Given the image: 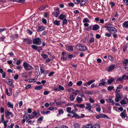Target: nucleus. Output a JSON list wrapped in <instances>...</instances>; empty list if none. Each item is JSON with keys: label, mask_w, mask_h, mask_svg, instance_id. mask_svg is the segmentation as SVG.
I'll list each match as a JSON object with an SVG mask.
<instances>
[{"label": "nucleus", "mask_w": 128, "mask_h": 128, "mask_svg": "<svg viewBox=\"0 0 128 128\" xmlns=\"http://www.w3.org/2000/svg\"><path fill=\"white\" fill-rule=\"evenodd\" d=\"M45 8V7L44 6H42L39 8V10L40 11L42 10H44Z\"/></svg>", "instance_id": "obj_61"}, {"label": "nucleus", "mask_w": 128, "mask_h": 128, "mask_svg": "<svg viewBox=\"0 0 128 128\" xmlns=\"http://www.w3.org/2000/svg\"><path fill=\"white\" fill-rule=\"evenodd\" d=\"M81 46L82 45L80 44H78L76 46L75 48L76 49H77L79 50L80 51L81 48Z\"/></svg>", "instance_id": "obj_17"}, {"label": "nucleus", "mask_w": 128, "mask_h": 128, "mask_svg": "<svg viewBox=\"0 0 128 128\" xmlns=\"http://www.w3.org/2000/svg\"><path fill=\"white\" fill-rule=\"evenodd\" d=\"M95 80H91L87 82V84L89 86L92 83L95 82Z\"/></svg>", "instance_id": "obj_32"}, {"label": "nucleus", "mask_w": 128, "mask_h": 128, "mask_svg": "<svg viewBox=\"0 0 128 128\" xmlns=\"http://www.w3.org/2000/svg\"><path fill=\"white\" fill-rule=\"evenodd\" d=\"M123 64H128V60L126 59L124 60L122 62Z\"/></svg>", "instance_id": "obj_29"}, {"label": "nucleus", "mask_w": 128, "mask_h": 128, "mask_svg": "<svg viewBox=\"0 0 128 128\" xmlns=\"http://www.w3.org/2000/svg\"><path fill=\"white\" fill-rule=\"evenodd\" d=\"M43 68L42 67L40 68V72L41 74L44 73V70L42 69Z\"/></svg>", "instance_id": "obj_55"}, {"label": "nucleus", "mask_w": 128, "mask_h": 128, "mask_svg": "<svg viewBox=\"0 0 128 128\" xmlns=\"http://www.w3.org/2000/svg\"><path fill=\"white\" fill-rule=\"evenodd\" d=\"M124 77H125V76H122V77H120V78H118L117 79V80L119 81H122L123 80V79H124Z\"/></svg>", "instance_id": "obj_39"}, {"label": "nucleus", "mask_w": 128, "mask_h": 128, "mask_svg": "<svg viewBox=\"0 0 128 128\" xmlns=\"http://www.w3.org/2000/svg\"><path fill=\"white\" fill-rule=\"evenodd\" d=\"M114 88V86H110L108 87L107 89L109 91H110L112 90H113Z\"/></svg>", "instance_id": "obj_31"}, {"label": "nucleus", "mask_w": 128, "mask_h": 128, "mask_svg": "<svg viewBox=\"0 0 128 128\" xmlns=\"http://www.w3.org/2000/svg\"><path fill=\"white\" fill-rule=\"evenodd\" d=\"M45 29V28L44 26H42L39 28V30L38 31L40 32L44 30Z\"/></svg>", "instance_id": "obj_37"}, {"label": "nucleus", "mask_w": 128, "mask_h": 128, "mask_svg": "<svg viewBox=\"0 0 128 128\" xmlns=\"http://www.w3.org/2000/svg\"><path fill=\"white\" fill-rule=\"evenodd\" d=\"M50 92L49 91H44V95L48 94H49Z\"/></svg>", "instance_id": "obj_58"}, {"label": "nucleus", "mask_w": 128, "mask_h": 128, "mask_svg": "<svg viewBox=\"0 0 128 128\" xmlns=\"http://www.w3.org/2000/svg\"><path fill=\"white\" fill-rule=\"evenodd\" d=\"M54 74V72H50L48 76H51L53 75Z\"/></svg>", "instance_id": "obj_53"}, {"label": "nucleus", "mask_w": 128, "mask_h": 128, "mask_svg": "<svg viewBox=\"0 0 128 128\" xmlns=\"http://www.w3.org/2000/svg\"><path fill=\"white\" fill-rule=\"evenodd\" d=\"M100 26L98 24H95L93 26L92 30H96L100 28Z\"/></svg>", "instance_id": "obj_8"}, {"label": "nucleus", "mask_w": 128, "mask_h": 128, "mask_svg": "<svg viewBox=\"0 0 128 128\" xmlns=\"http://www.w3.org/2000/svg\"><path fill=\"white\" fill-rule=\"evenodd\" d=\"M120 116H121L122 118H124L126 117L125 114L121 112L120 114Z\"/></svg>", "instance_id": "obj_43"}, {"label": "nucleus", "mask_w": 128, "mask_h": 128, "mask_svg": "<svg viewBox=\"0 0 128 128\" xmlns=\"http://www.w3.org/2000/svg\"><path fill=\"white\" fill-rule=\"evenodd\" d=\"M68 5L70 6L73 7L74 6V4L72 2H70L68 4Z\"/></svg>", "instance_id": "obj_56"}, {"label": "nucleus", "mask_w": 128, "mask_h": 128, "mask_svg": "<svg viewBox=\"0 0 128 128\" xmlns=\"http://www.w3.org/2000/svg\"><path fill=\"white\" fill-rule=\"evenodd\" d=\"M50 113V111H47L46 112L42 111L41 112V113L45 115L48 114H49Z\"/></svg>", "instance_id": "obj_28"}, {"label": "nucleus", "mask_w": 128, "mask_h": 128, "mask_svg": "<svg viewBox=\"0 0 128 128\" xmlns=\"http://www.w3.org/2000/svg\"><path fill=\"white\" fill-rule=\"evenodd\" d=\"M123 2L126 5H128V0H123Z\"/></svg>", "instance_id": "obj_64"}, {"label": "nucleus", "mask_w": 128, "mask_h": 128, "mask_svg": "<svg viewBox=\"0 0 128 128\" xmlns=\"http://www.w3.org/2000/svg\"><path fill=\"white\" fill-rule=\"evenodd\" d=\"M117 93L116 94V98L115 99V101L116 102H118L120 100L123 98V96L122 94Z\"/></svg>", "instance_id": "obj_3"}, {"label": "nucleus", "mask_w": 128, "mask_h": 128, "mask_svg": "<svg viewBox=\"0 0 128 128\" xmlns=\"http://www.w3.org/2000/svg\"><path fill=\"white\" fill-rule=\"evenodd\" d=\"M68 49L71 51H72L73 50V48L72 46H69L68 47Z\"/></svg>", "instance_id": "obj_60"}, {"label": "nucleus", "mask_w": 128, "mask_h": 128, "mask_svg": "<svg viewBox=\"0 0 128 128\" xmlns=\"http://www.w3.org/2000/svg\"><path fill=\"white\" fill-rule=\"evenodd\" d=\"M23 66L26 70H30L33 69V68L32 66L28 63L24 62Z\"/></svg>", "instance_id": "obj_1"}, {"label": "nucleus", "mask_w": 128, "mask_h": 128, "mask_svg": "<svg viewBox=\"0 0 128 128\" xmlns=\"http://www.w3.org/2000/svg\"><path fill=\"white\" fill-rule=\"evenodd\" d=\"M38 78V77H37L36 78H34L32 79H30L28 80L29 82H35L36 81V79Z\"/></svg>", "instance_id": "obj_25"}, {"label": "nucleus", "mask_w": 128, "mask_h": 128, "mask_svg": "<svg viewBox=\"0 0 128 128\" xmlns=\"http://www.w3.org/2000/svg\"><path fill=\"white\" fill-rule=\"evenodd\" d=\"M114 80V78H111L108 81V84H111L112 83V82Z\"/></svg>", "instance_id": "obj_34"}, {"label": "nucleus", "mask_w": 128, "mask_h": 128, "mask_svg": "<svg viewBox=\"0 0 128 128\" xmlns=\"http://www.w3.org/2000/svg\"><path fill=\"white\" fill-rule=\"evenodd\" d=\"M31 85L30 84H28L25 87V89L27 90L30 88L31 87Z\"/></svg>", "instance_id": "obj_51"}, {"label": "nucleus", "mask_w": 128, "mask_h": 128, "mask_svg": "<svg viewBox=\"0 0 128 128\" xmlns=\"http://www.w3.org/2000/svg\"><path fill=\"white\" fill-rule=\"evenodd\" d=\"M123 66H124L126 70H128V64H123Z\"/></svg>", "instance_id": "obj_44"}, {"label": "nucleus", "mask_w": 128, "mask_h": 128, "mask_svg": "<svg viewBox=\"0 0 128 128\" xmlns=\"http://www.w3.org/2000/svg\"><path fill=\"white\" fill-rule=\"evenodd\" d=\"M74 128H80L79 125L77 123H75L74 124Z\"/></svg>", "instance_id": "obj_33"}, {"label": "nucleus", "mask_w": 128, "mask_h": 128, "mask_svg": "<svg viewBox=\"0 0 128 128\" xmlns=\"http://www.w3.org/2000/svg\"><path fill=\"white\" fill-rule=\"evenodd\" d=\"M67 23V20L66 18H64L63 21V24H66Z\"/></svg>", "instance_id": "obj_50"}, {"label": "nucleus", "mask_w": 128, "mask_h": 128, "mask_svg": "<svg viewBox=\"0 0 128 128\" xmlns=\"http://www.w3.org/2000/svg\"><path fill=\"white\" fill-rule=\"evenodd\" d=\"M82 84V82L81 81H78L76 83V84L78 86H80Z\"/></svg>", "instance_id": "obj_46"}, {"label": "nucleus", "mask_w": 128, "mask_h": 128, "mask_svg": "<svg viewBox=\"0 0 128 128\" xmlns=\"http://www.w3.org/2000/svg\"><path fill=\"white\" fill-rule=\"evenodd\" d=\"M7 106L9 108H13V105L10 102H9L7 103Z\"/></svg>", "instance_id": "obj_19"}, {"label": "nucleus", "mask_w": 128, "mask_h": 128, "mask_svg": "<svg viewBox=\"0 0 128 128\" xmlns=\"http://www.w3.org/2000/svg\"><path fill=\"white\" fill-rule=\"evenodd\" d=\"M80 51H85L87 49V48L86 46H82V45Z\"/></svg>", "instance_id": "obj_22"}, {"label": "nucleus", "mask_w": 128, "mask_h": 128, "mask_svg": "<svg viewBox=\"0 0 128 128\" xmlns=\"http://www.w3.org/2000/svg\"><path fill=\"white\" fill-rule=\"evenodd\" d=\"M83 22L84 23H85L86 22H90V21L88 18H84V19L83 20Z\"/></svg>", "instance_id": "obj_27"}, {"label": "nucleus", "mask_w": 128, "mask_h": 128, "mask_svg": "<svg viewBox=\"0 0 128 128\" xmlns=\"http://www.w3.org/2000/svg\"><path fill=\"white\" fill-rule=\"evenodd\" d=\"M31 47L34 50H38V48H40V50H42V48H41L40 46H36L35 45H32L31 46Z\"/></svg>", "instance_id": "obj_10"}, {"label": "nucleus", "mask_w": 128, "mask_h": 128, "mask_svg": "<svg viewBox=\"0 0 128 128\" xmlns=\"http://www.w3.org/2000/svg\"><path fill=\"white\" fill-rule=\"evenodd\" d=\"M6 82L7 84L10 85L13 88L14 87V85L12 83L13 81L12 80H9L6 81Z\"/></svg>", "instance_id": "obj_6"}, {"label": "nucleus", "mask_w": 128, "mask_h": 128, "mask_svg": "<svg viewBox=\"0 0 128 128\" xmlns=\"http://www.w3.org/2000/svg\"><path fill=\"white\" fill-rule=\"evenodd\" d=\"M80 92V91L79 90H76L73 93V94H74V95L76 96L78 94L77 93H79Z\"/></svg>", "instance_id": "obj_38"}, {"label": "nucleus", "mask_w": 128, "mask_h": 128, "mask_svg": "<svg viewBox=\"0 0 128 128\" xmlns=\"http://www.w3.org/2000/svg\"><path fill=\"white\" fill-rule=\"evenodd\" d=\"M120 103L121 104H125L126 103V102L124 100V98L122 101L120 102Z\"/></svg>", "instance_id": "obj_41"}, {"label": "nucleus", "mask_w": 128, "mask_h": 128, "mask_svg": "<svg viewBox=\"0 0 128 128\" xmlns=\"http://www.w3.org/2000/svg\"><path fill=\"white\" fill-rule=\"evenodd\" d=\"M6 28H0V33L2 32L3 31H6Z\"/></svg>", "instance_id": "obj_57"}, {"label": "nucleus", "mask_w": 128, "mask_h": 128, "mask_svg": "<svg viewBox=\"0 0 128 128\" xmlns=\"http://www.w3.org/2000/svg\"><path fill=\"white\" fill-rule=\"evenodd\" d=\"M66 16V15L65 14H60L58 17V18L61 20H63L64 18Z\"/></svg>", "instance_id": "obj_16"}, {"label": "nucleus", "mask_w": 128, "mask_h": 128, "mask_svg": "<svg viewBox=\"0 0 128 128\" xmlns=\"http://www.w3.org/2000/svg\"><path fill=\"white\" fill-rule=\"evenodd\" d=\"M32 42L34 44L38 45H41L42 43L41 39L39 37L33 39Z\"/></svg>", "instance_id": "obj_2"}, {"label": "nucleus", "mask_w": 128, "mask_h": 128, "mask_svg": "<svg viewBox=\"0 0 128 128\" xmlns=\"http://www.w3.org/2000/svg\"><path fill=\"white\" fill-rule=\"evenodd\" d=\"M24 41L26 44H31L32 43V40H31L27 38L24 39Z\"/></svg>", "instance_id": "obj_9"}, {"label": "nucleus", "mask_w": 128, "mask_h": 128, "mask_svg": "<svg viewBox=\"0 0 128 128\" xmlns=\"http://www.w3.org/2000/svg\"><path fill=\"white\" fill-rule=\"evenodd\" d=\"M59 90H64V88L62 86L60 85H59Z\"/></svg>", "instance_id": "obj_48"}, {"label": "nucleus", "mask_w": 128, "mask_h": 128, "mask_svg": "<svg viewBox=\"0 0 128 128\" xmlns=\"http://www.w3.org/2000/svg\"><path fill=\"white\" fill-rule=\"evenodd\" d=\"M90 102L91 103H93L94 102V100L91 98H90L89 99Z\"/></svg>", "instance_id": "obj_59"}, {"label": "nucleus", "mask_w": 128, "mask_h": 128, "mask_svg": "<svg viewBox=\"0 0 128 128\" xmlns=\"http://www.w3.org/2000/svg\"><path fill=\"white\" fill-rule=\"evenodd\" d=\"M67 58V55L64 56H62L60 57L61 59L63 61L66 60Z\"/></svg>", "instance_id": "obj_18"}, {"label": "nucleus", "mask_w": 128, "mask_h": 128, "mask_svg": "<svg viewBox=\"0 0 128 128\" xmlns=\"http://www.w3.org/2000/svg\"><path fill=\"white\" fill-rule=\"evenodd\" d=\"M100 126L98 124H96L94 125L93 126L92 128H100Z\"/></svg>", "instance_id": "obj_42"}, {"label": "nucleus", "mask_w": 128, "mask_h": 128, "mask_svg": "<svg viewBox=\"0 0 128 128\" xmlns=\"http://www.w3.org/2000/svg\"><path fill=\"white\" fill-rule=\"evenodd\" d=\"M66 110L68 112H70L71 111V108L70 107L67 108Z\"/></svg>", "instance_id": "obj_52"}, {"label": "nucleus", "mask_w": 128, "mask_h": 128, "mask_svg": "<svg viewBox=\"0 0 128 128\" xmlns=\"http://www.w3.org/2000/svg\"><path fill=\"white\" fill-rule=\"evenodd\" d=\"M109 31L110 33L112 34H114L117 32V30L115 28L112 27L110 28Z\"/></svg>", "instance_id": "obj_4"}, {"label": "nucleus", "mask_w": 128, "mask_h": 128, "mask_svg": "<svg viewBox=\"0 0 128 128\" xmlns=\"http://www.w3.org/2000/svg\"><path fill=\"white\" fill-rule=\"evenodd\" d=\"M94 42V39L93 38H90L89 42L90 44H92Z\"/></svg>", "instance_id": "obj_35"}, {"label": "nucleus", "mask_w": 128, "mask_h": 128, "mask_svg": "<svg viewBox=\"0 0 128 128\" xmlns=\"http://www.w3.org/2000/svg\"><path fill=\"white\" fill-rule=\"evenodd\" d=\"M42 87L43 86L42 85H40L38 86H36L35 87L34 89L36 90H39L42 89Z\"/></svg>", "instance_id": "obj_20"}, {"label": "nucleus", "mask_w": 128, "mask_h": 128, "mask_svg": "<svg viewBox=\"0 0 128 128\" xmlns=\"http://www.w3.org/2000/svg\"><path fill=\"white\" fill-rule=\"evenodd\" d=\"M123 87V86L121 84H119L118 86L116 88V92H120V89L121 88H122Z\"/></svg>", "instance_id": "obj_7"}, {"label": "nucleus", "mask_w": 128, "mask_h": 128, "mask_svg": "<svg viewBox=\"0 0 128 128\" xmlns=\"http://www.w3.org/2000/svg\"><path fill=\"white\" fill-rule=\"evenodd\" d=\"M18 36V34H14L12 36L10 37L11 40H13L15 39Z\"/></svg>", "instance_id": "obj_15"}, {"label": "nucleus", "mask_w": 128, "mask_h": 128, "mask_svg": "<svg viewBox=\"0 0 128 128\" xmlns=\"http://www.w3.org/2000/svg\"><path fill=\"white\" fill-rule=\"evenodd\" d=\"M41 56H42L44 58H46L48 57V55L46 54H41Z\"/></svg>", "instance_id": "obj_47"}, {"label": "nucleus", "mask_w": 128, "mask_h": 128, "mask_svg": "<svg viewBox=\"0 0 128 128\" xmlns=\"http://www.w3.org/2000/svg\"><path fill=\"white\" fill-rule=\"evenodd\" d=\"M123 27L125 28H128V20L125 21L122 24Z\"/></svg>", "instance_id": "obj_13"}, {"label": "nucleus", "mask_w": 128, "mask_h": 128, "mask_svg": "<svg viewBox=\"0 0 128 128\" xmlns=\"http://www.w3.org/2000/svg\"><path fill=\"white\" fill-rule=\"evenodd\" d=\"M60 12H54L52 13V14H53L56 17H57L60 14Z\"/></svg>", "instance_id": "obj_23"}, {"label": "nucleus", "mask_w": 128, "mask_h": 128, "mask_svg": "<svg viewBox=\"0 0 128 128\" xmlns=\"http://www.w3.org/2000/svg\"><path fill=\"white\" fill-rule=\"evenodd\" d=\"M28 114H27L25 113L23 116V118L27 120L26 122L29 120V119L28 118Z\"/></svg>", "instance_id": "obj_24"}, {"label": "nucleus", "mask_w": 128, "mask_h": 128, "mask_svg": "<svg viewBox=\"0 0 128 128\" xmlns=\"http://www.w3.org/2000/svg\"><path fill=\"white\" fill-rule=\"evenodd\" d=\"M81 2L85 4L87 2V0H80Z\"/></svg>", "instance_id": "obj_62"}, {"label": "nucleus", "mask_w": 128, "mask_h": 128, "mask_svg": "<svg viewBox=\"0 0 128 128\" xmlns=\"http://www.w3.org/2000/svg\"><path fill=\"white\" fill-rule=\"evenodd\" d=\"M58 114L59 115L63 113V110L62 109H60L59 110H58Z\"/></svg>", "instance_id": "obj_45"}, {"label": "nucleus", "mask_w": 128, "mask_h": 128, "mask_svg": "<svg viewBox=\"0 0 128 128\" xmlns=\"http://www.w3.org/2000/svg\"><path fill=\"white\" fill-rule=\"evenodd\" d=\"M84 128H92V126L90 124H88L86 125Z\"/></svg>", "instance_id": "obj_36"}, {"label": "nucleus", "mask_w": 128, "mask_h": 128, "mask_svg": "<svg viewBox=\"0 0 128 128\" xmlns=\"http://www.w3.org/2000/svg\"><path fill=\"white\" fill-rule=\"evenodd\" d=\"M42 22L44 24H46L47 22L46 20L44 18L42 19Z\"/></svg>", "instance_id": "obj_49"}, {"label": "nucleus", "mask_w": 128, "mask_h": 128, "mask_svg": "<svg viewBox=\"0 0 128 128\" xmlns=\"http://www.w3.org/2000/svg\"><path fill=\"white\" fill-rule=\"evenodd\" d=\"M53 24H54L57 26H58L60 24V21L57 20L54 21L53 22Z\"/></svg>", "instance_id": "obj_21"}, {"label": "nucleus", "mask_w": 128, "mask_h": 128, "mask_svg": "<svg viewBox=\"0 0 128 128\" xmlns=\"http://www.w3.org/2000/svg\"><path fill=\"white\" fill-rule=\"evenodd\" d=\"M6 116L7 118H8V116L9 115H11V117L12 118L14 116V115L11 112H10L7 111L6 112H5Z\"/></svg>", "instance_id": "obj_5"}, {"label": "nucleus", "mask_w": 128, "mask_h": 128, "mask_svg": "<svg viewBox=\"0 0 128 128\" xmlns=\"http://www.w3.org/2000/svg\"><path fill=\"white\" fill-rule=\"evenodd\" d=\"M72 118L75 117V118H81V117H80L79 116L78 114H76V113H74V116H72Z\"/></svg>", "instance_id": "obj_40"}, {"label": "nucleus", "mask_w": 128, "mask_h": 128, "mask_svg": "<svg viewBox=\"0 0 128 128\" xmlns=\"http://www.w3.org/2000/svg\"><path fill=\"white\" fill-rule=\"evenodd\" d=\"M75 98V97H74V96L73 95H71L70 97V100L72 101L74 100Z\"/></svg>", "instance_id": "obj_30"}, {"label": "nucleus", "mask_w": 128, "mask_h": 128, "mask_svg": "<svg viewBox=\"0 0 128 128\" xmlns=\"http://www.w3.org/2000/svg\"><path fill=\"white\" fill-rule=\"evenodd\" d=\"M43 117L42 116V117L40 118H38V120H37L38 121V122H39L40 121L42 120H43Z\"/></svg>", "instance_id": "obj_63"}, {"label": "nucleus", "mask_w": 128, "mask_h": 128, "mask_svg": "<svg viewBox=\"0 0 128 128\" xmlns=\"http://www.w3.org/2000/svg\"><path fill=\"white\" fill-rule=\"evenodd\" d=\"M100 82H101L99 84V86H100V85L104 86L105 84L106 83V82H105V80L104 79H102L100 80Z\"/></svg>", "instance_id": "obj_14"}, {"label": "nucleus", "mask_w": 128, "mask_h": 128, "mask_svg": "<svg viewBox=\"0 0 128 128\" xmlns=\"http://www.w3.org/2000/svg\"><path fill=\"white\" fill-rule=\"evenodd\" d=\"M110 24H106L104 26L105 28H108V30H109L110 28H111L110 27Z\"/></svg>", "instance_id": "obj_26"}, {"label": "nucleus", "mask_w": 128, "mask_h": 128, "mask_svg": "<svg viewBox=\"0 0 128 128\" xmlns=\"http://www.w3.org/2000/svg\"><path fill=\"white\" fill-rule=\"evenodd\" d=\"M85 92L86 94H92V92L86 91Z\"/></svg>", "instance_id": "obj_54"}, {"label": "nucleus", "mask_w": 128, "mask_h": 128, "mask_svg": "<svg viewBox=\"0 0 128 128\" xmlns=\"http://www.w3.org/2000/svg\"><path fill=\"white\" fill-rule=\"evenodd\" d=\"M115 68V66L114 65H112L109 67L108 71V72H109L111 71L114 69Z\"/></svg>", "instance_id": "obj_12"}, {"label": "nucleus", "mask_w": 128, "mask_h": 128, "mask_svg": "<svg viewBox=\"0 0 128 128\" xmlns=\"http://www.w3.org/2000/svg\"><path fill=\"white\" fill-rule=\"evenodd\" d=\"M76 100L78 103H80L82 101V98L78 96L76 97Z\"/></svg>", "instance_id": "obj_11"}]
</instances>
